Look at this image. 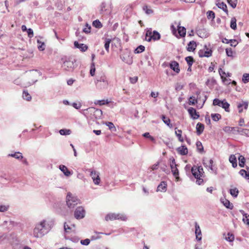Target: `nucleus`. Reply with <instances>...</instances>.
Wrapping results in <instances>:
<instances>
[{
  "label": "nucleus",
  "instance_id": "obj_1",
  "mask_svg": "<svg viewBox=\"0 0 249 249\" xmlns=\"http://www.w3.org/2000/svg\"><path fill=\"white\" fill-rule=\"evenodd\" d=\"M53 223L52 222L46 223L45 220H43L39 224H36L34 229V236L36 238H41L47 234L51 229Z\"/></svg>",
  "mask_w": 249,
  "mask_h": 249
},
{
  "label": "nucleus",
  "instance_id": "obj_2",
  "mask_svg": "<svg viewBox=\"0 0 249 249\" xmlns=\"http://www.w3.org/2000/svg\"><path fill=\"white\" fill-rule=\"evenodd\" d=\"M83 113L85 116L89 115L91 119H94L100 118L102 114V111L100 109L90 107L86 109H84Z\"/></svg>",
  "mask_w": 249,
  "mask_h": 249
},
{
  "label": "nucleus",
  "instance_id": "obj_3",
  "mask_svg": "<svg viewBox=\"0 0 249 249\" xmlns=\"http://www.w3.org/2000/svg\"><path fill=\"white\" fill-rule=\"evenodd\" d=\"M95 83L96 87L100 89L106 88L108 85L107 78L104 74H102L100 76L97 75Z\"/></svg>",
  "mask_w": 249,
  "mask_h": 249
},
{
  "label": "nucleus",
  "instance_id": "obj_4",
  "mask_svg": "<svg viewBox=\"0 0 249 249\" xmlns=\"http://www.w3.org/2000/svg\"><path fill=\"white\" fill-rule=\"evenodd\" d=\"M67 205L70 209L73 208L80 203V200L76 197L72 196L71 193H68L67 196Z\"/></svg>",
  "mask_w": 249,
  "mask_h": 249
},
{
  "label": "nucleus",
  "instance_id": "obj_5",
  "mask_svg": "<svg viewBox=\"0 0 249 249\" xmlns=\"http://www.w3.org/2000/svg\"><path fill=\"white\" fill-rule=\"evenodd\" d=\"M213 105L222 107L227 112L229 111L230 104L225 100L221 101L218 99L215 98L213 101Z\"/></svg>",
  "mask_w": 249,
  "mask_h": 249
},
{
  "label": "nucleus",
  "instance_id": "obj_6",
  "mask_svg": "<svg viewBox=\"0 0 249 249\" xmlns=\"http://www.w3.org/2000/svg\"><path fill=\"white\" fill-rule=\"evenodd\" d=\"M75 62L76 61L75 60V59L67 60L64 62L63 65V68L66 71H72L76 66L75 64Z\"/></svg>",
  "mask_w": 249,
  "mask_h": 249
},
{
  "label": "nucleus",
  "instance_id": "obj_7",
  "mask_svg": "<svg viewBox=\"0 0 249 249\" xmlns=\"http://www.w3.org/2000/svg\"><path fill=\"white\" fill-rule=\"evenodd\" d=\"M105 219L107 221L109 220H113L115 219L125 220L126 218L125 215L120 213H109L106 215Z\"/></svg>",
  "mask_w": 249,
  "mask_h": 249
},
{
  "label": "nucleus",
  "instance_id": "obj_8",
  "mask_svg": "<svg viewBox=\"0 0 249 249\" xmlns=\"http://www.w3.org/2000/svg\"><path fill=\"white\" fill-rule=\"evenodd\" d=\"M191 172L195 178L198 177V176L202 177L204 173L203 171V169L201 166L197 167L195 165L192 167Z\"/></svg>",
  "mask_w": 249,
  "mask_h": 249
},
{
  "label": "nucleus",
  "instance_id": "obj_9",
  "mask_svg": "<svg viewBox=\"0 0 249 249\" xmlns=\"http://www.w3.org/2000/svg\"><path fill=\"white\" fill-rule=\"evenodd\" d=\"M85 211L82 207H78L74 212V217L77 219L84 217Z\"/></svg>",
  "mask_w": 249,
  "mask_h": 249
},
{
  "label": "nucleus",
  "instance_id": "obj_10",
  "mask_svg": "<svg viewBox=\"0 0 249 249\" xmlns=\"http://www.w3.org/2000/svg\"><path fill=\"white\" fill-rule=\"evenodd\" d=\"M15 226V222L11 220L4 221L0 226L5 230L9 231Z\"/></svg>",
  "mask_w": 249,
  "mask_h": 249
},
{
  "label": "nucleus",
  "instance_id": "obj_11",
  "mask_svg": "<svg viewBox=\"0 0 249 249\" xmlns=\"http://www.w3.org/2000/svg\"><path fill=\"white\" fill-rule=\"evenodd\" d=\"M120 58L124 62L130 65L132 63V58L130 55V53L126 52L120 55Z\"/></svg>",
  "mask_w": 249,
  "mask_h": 249
},
{
  "label": "nucleus",
  "instance_id": "obj_12",
  "mask_svg": "<svg viewBox=\"0 0 249 249\" xmlns=\"http://www.w3.org/2000/svg\"><path fill=\"white\" fill-rule=\"evenodd\" d=\"M188 112L191 117L194 120L198 119L200 116L198 112L193 107H189L188 109Z\"/></svg>",
  "mask_w": 249,
  "mask_h": 249
},
{
  "label": "nucleus",
  "instance_id": "obj_13",
  "mask_svg": "<svg viewBox=\"0 0 249 249\" xmlns=\"http://www.w3.org/2000/svg\"><path fill=\"white\" fill-rule=\"evenodd\" d=\"M198 54L200 57H209L212 55V51L209 49L206 51L200 50L199 51Z\"/></svg>",
  "mask_w": 249,
  "mask_h": 249
},
{
  "label": "nucleus",
  "instance_id": "obj_14",
  "mask_svg": "<svg viewBox=\"0 0 249 249\" xmlns=\"http://www.w3.org/2000/svg\"><path fill=\"white\" fill-rule=\"evenodd\" d=\"M90 176L92 178L95 184L98 185L100 181L99 173H97L95 171H91L90 172Z\"/></svg>",
  "mask_w": 249,
  "mask_h": 249
},
{
  "label": "nucleus",
  "instance_id": "obj_15",
  "mask_svg": "<svg viewBox=\"0 0 249 249\" xmlns=\"http://www.w3.org/2000/svg\"><path fill=\"white\" fill-rule=\"evenodd\" d=\"M195 233L196 239L197 241H200L202 239L201 231L199 225L196 222H195Z\"/></svg>",
  "mask_w": 249,
  "mask_h": 249
},
{
  "label": "nucleus",
  "instance_id": "obj_16",
  "mask_svg": "<svg viewBox=\"0 0 249 249\" xmlns=\"http://www.w3.org/2000/svg\"><path fill=\"white\" fill-rule=\"evenodd\" d=\"M170 68L178 73L180 71L179 64L176 61H172L170 63Z\"/></svg>",
  "mask_w": 249,
  "mask_h": 249
},
{
  "label": "nucleus",
  "instance_id": "obj_17",
  "mask_svg": "<svg viewBox=\"0 0 249 249\" xmlns=\"http://www.w3.org/2000/svg\"><path fill=\"white\" fill-rule=\"evenodd\" d=\"M160 38V34L157 31H153V35L152 36L149 37L148 39H146V41L150 42L153 39L154 41L159 40Z\"/></svg>",
  "mask_w": 249,
  "mask_h": 249
},
{
  "label": "nucleus",
  "instance_id": "obj_18",
  "mask_svg": "<svg viewBox=\"0 0 249 249\" xmlns=\"http://www.w3.org/2000/svg\"><path fill=\"white\" fill-rule=\"evenodd\" d=\"M74 46L75 48L79 49L80 51L83 52H85L88 48V46L82 43H79L76 41H74Z\"/></svg>",
  "mask_w": 249,
  "mask_h": 249
},
{
  "label": "nucleus",
  "instance_id": "obj_19",
  "mask_svg": "<svg viewBox=\"0 0 249 249\" xmlns=\"http://www.w3.org/2000/svg\"><path fill=\"white\" fill-rule=\"evenodd\" d=\"M167 190V183L165 181H162L158 185L157 189V191L165 192Z\"/></svg>",
  "mask_w": 249,
  "mask_h": 249
},
{
  "label": "nucleus",
  "instance_id": "obj_20",
  "mask_svg": "<svg viewBox=\"0 0 249 249\" xmlns=\"http://www.w3.org/2000/svg\"><path fill=\"white\" fill-rule=\"evenodd\" d=\"M59 168L67 177H69L72 174L65 165H60L59 166Z\"/></svg>",
  "mask_w": 249,
  "mask_h": 249
},
{
  "label": "nucleus",
  "instance_id": "obj_21",
  "mask_svg": "<svg viewBox=\"0 0 249 249\" xmlns=\"http://www.w3.org/2000/svg\"><path fill=\"white\" fill-rule=\"evenodd\" d=\"M204 125L200 123H198L196 126V134L197 135H200L203 132Z\"/></svg>",
  "mask_w": 249,
  "mask_h": 249
},
{
  "label": "nucleus",
  "instance_id": "obj_22",
  "mask_svg": "<svg viewBox=\"0 0 249 249\" xmlns=\"http://www.w3.org/2000/svg\"><path fill=\"white\" fill-rule=\"evenodd\" d=\"M196 42L195 41H191L188 44L187 50L189 52H193L196 50Z\"/></svg>",
  "mask_w": 249,
  "mask_h": 249
},
{
  "label": "nucleus",
  "instance_id": "obj_23",
  "mask_svg": "<svg viewBox=\"0 0 249 249\" xmlns=\"http://www.w3.org/2000/svg\"><path fill=\"white\" fill-rule=\"evenodd\" d=\"M177 151L181 155H186L188 153V149L185 145H182L181 146L177 148Z\"/></svg>",
  "mask_w": 249,
  "mask_h": 249
},
{
  "label": "nucleus",
  "instance_id": "obj_24",
  "mask_svg": "<svg viewBox=\"0 0 249 249\" xmlns=\"http://www.w3.org/2000/svg\"><path fill=\"white\" fill-rule=\"evenodd\" d=\"M177 165L170 166L172 173L173 176L177 179L179 178V171L177 168Z\"/></svg>",
  "mask_w": 249,
  "mask_h": 249
},
{
  "label": "nucleus",
  "instance_id": "obj_25",
  "mask_svg": "<svg viewBox=\"0 0 249 249\" xmlns=\"http://www.w3.org/2000/svg\"><path fill=\"white\" fill-rule=\"evenodd\" d=\"M178 33L181 37H184L186 35V30L184 27L178 26Z\"/></svg>",
  "mask_w": 249,
  "mask_h": 249
},
{
  "label": "nucleus",
  "instance_id": "obj_26",
  "mask_svg": "<svg viewBox=\"0 0 249 249\" xmlns=\"http://www.w3.org/2000/svg\"><path fill=\"white\" fill-rule=\"evenodd\" d=\"M222 203L223 204V205L227 208L229 209L232 210L233 208V205L232 203H231L229 200L225 199L223 200H221Z\"/></svg>",
  "mask_w": 249,
  "mask_h": 249
},
{
  "label": "nucleus",
  "instance_id": "obj_27",
  "mask_svg": "<svg viewBox=\"0 0 249 249\" xmlns=\"http://www.w3.org/2000/svg\"><path fill=\"white\" fill-rule=\"evenodd\" d=\"M237 131L240 135H245L246 136L249 137V129H243L238 127V130H237Z\"/></svg>",
  "mask_w": 249,
  "mask_h": 249
},
{
  "label": "nucleus",
  "instance_id": "obj_28",
  "mask_svg": "<svg viewBox=\"0 0 249 249\" xmlns=\"http://www.w3.org/2000/svg\"><path fill=\"white\" fill-rule=\"evenodd\" d=\"M248 103L246 102H242V103H238L237 105V107L239 109V112H241L243 110L242 107H244L245 109L248 108Z\"/></svg>",
  "mask_w": 249,
  "mask_h": 249
},
{
  "label": "nucleus",
  "instance_id": "obj_29",
  "mask_svg": "<svg viewBox=\"0 0 249 249\" xmlns=\"http://www.w3.org/2000/svg\"><path fill=\"white\" fill-rule=\"evenodd\" d=\"M229 161L232 163V166L233 167L235 168L237 167V160L236 157L235 156V155H231L229 158Z\"/></svg>",
  "mask_w": 249,
  "mask_h": 249
},
{
  "label": "nucleus",
  "instance_id": "obj_30",
  "mask_svg": "<svg viewBox=\"0 0 249 249\" xmlns=\"http://www.w3.org/2000/svg\"><path fill=\"white\" fill-rule=\"evenodd\" d=\"M216 5L219 8L222 9L228 15V11L227 9V6L224 2H219L217 3Z\"/></svg>",
  "mask_w": 249,
  "mask_h": 249
},
{
  "label": "nucleus",
  "instance_id": "obj_31",
  "mask_svg": "<svg viewBox=\"0 0 249 249\" xmlns=\"http://www.w3.org/2000/svg\"><path fill=\"white\" fill-rule=\"evenodd\" d=\"M8 156L14 157L18 160L22 159L23 158L22 153L19 152H15L14 154H9Z\"/></svg>",
  "mask_w": 249,
  "mask_h": 249
},
{
  "label": "nucleus",
  "instance_id": "obj_32",
  "mask_svg": "<svg viewBox=\"0 0 249 249\" xmlns=\"http://www.w3.org/2000/svg\"><path fill=\"white\" fill-rule=\"evenodd\" d=\"M105 124L108 127L109 129L112 132L116 131V128L112 122H107L105 123Z\"/></svg>",
  "mask_w": 249,
  "mask_h": 249
},
{
  "label": "nucleus",
  "instance_id": "obj_33",
  "mask_svg": "<svg viewBox=\"0 0 249 249\" xmlns=\"http://www.w3.org/2000/svg\"><path fill=\"white\" fill-rule=\"evenodd\" d=\"M218 72L223 83H225L226 81H229L228 79L224 76V75L226 74V72L222 70V68H220L219 69Z\"/></svg>",
  "mask_w": 249,
  "mask_h": 249
},
{
  "label": "nucleus",
  "instance_id": "obj_34",
  "mask_svg": "<svg viewBox=\"0 0 249 249\" xmlns=\"http://www.w3.org/2000/svg\"><path fill=\"white\" fill-rule=\"evenodd\" d=\"M239 160V165L241 167H244L245 164V159L244 156L242 155H239L238 157Z\"/></svg>",
  "mask_w": 249,
  "mask_h": 249
},
{
  "label": "nucleus",
  "instance_id": "obj_35",
  "mask_svg": "<svg viewBox=\"0 0 249 249\" xmlns=\"http://www.w3.org/2000/svg\"><path fill=\"white\" fill-rule=\"evenodd\" d=\"M110 103L107 99V100H97L94 102V104L95 105H99L100 106L107 105Z\"/></svg>",
  "mask_w": 249,
  "mask_h": 249
},
{
  "label": "nucleus",
  "instance_id": "obj_36",
  "mask_svg": "<svg viewBox=\"0 0 249 249\" xmlns=\"http://www.w3.org/2000/svg\"><path fill=\"white\" fill-rule=\"evenodd\" d=\"M22 97L24 100H26L28 101H30L32 99L31 95L26 90H24L23 91Z\"/></svg>",
  "mask_w": 249,
  "mask_h": 249
},
{
  "label": "nucleus",
  "instance_id": "obj_37",
  "mask_svg": "<svg viewBox=\"0 0 249 249\" xmlns=\"http://www.w3.org/2000/svg\"><path fill=\"white\" fill-rule=\"evenodd\" d=\"M111 41V39L106 38L105 39V45L104 47L107 52H109V45Z\"/></svg>",
  "mask_w": 249,
  "mask_h": 249
},
{
  "label": "nucleus",
  "instance_id": "obj_38",
  "mask_svg": "<svg viewBox=\"0 0 249 249\" xmlns=\"http://www.w3.org/2000/svg\"><path fill=\"white\" fill-rule=\"evenodd\" d=\"M230 194L234 197H236L239 194V191L236 188L231 189L230 190Z\"/></svg>",
  "mask_w": 249,
  "mask_h": 249
},
{
  "label": "nucleus",
  "instance_id": "obj_39",
  "mask_svg": "<svg viewBox=\"0 0 249 249\" xmlns=\"http://www.w3.org/2000/svg\"><path fill=\"white\" fill-rule=\"evenodd\" d=\"M186 61L187 62L188 66L191 67L193 63L194 62V59L193 57L191 56H187L185 58Z\"/></svg>",
  "mask_w": 249,
  "mask_h": 249
},
{
  "label": "nucleus",
  "instance_id": "obj_40",
  "mask_svg": "<svg viewBox=\"0 0 249 249\" xmlns=\"http://www.w3.org/2000/svg\"><path fill=\"white\" fill-rule=\"evenodd\" d=\"M196 146L197 149V151L199 153H202L204 152V148L202 145V144L201 142L197 141L196 142Z\"/></svg>",
  "mask_w": 249,
  "mask_h": 249
},
{
  "label": "nucleus",
  "instance_id": "obj_41",
  "mask_svg": "<svg viewBox=\"0 0 249 249\" xmlns=\"http://www.w3.org/2000/svg\"><path fill=\"white\" fill-rule=\"evenodd\" d=\"M163 122L170 127H172V125L170 124V120L166 117L165 115H162L161 117Z\"/></svg>",
  "mask_w": 249,
  "mask_h": 249
},
{
  "label": "nucleus",
  "instance_id": "obj_42",
  "mask_svg": "<svg viewBox=\"0 0 249 249\" xmlns=\"http://www.w3.org/2000/svg\"><path fill=\"white\" fill-rule=\"evenodd\" d=\"M230 27L233 30H235L236 29V19L235 17L231 18L230 23Z\"/></svg>",
  "mask_w": 249,
  "mask_h": 249
},
{
  "label": "nucleus",
  "instance_id": "obj_43",
  "mask_svg": "<svg viewBox=\"0 0 249 249\" xmlns=\"http://www.w3.org/2000/svg\"><path fill=\"white\" fill-rule=\"evenodd\" d=\"M95 234L91 236L90 239L91 240H95L99 239L101 238V236L99 235V234H104L103 232H97L95 231Z\"/></svg>",
  "mask_w": 249,
  "mask_h": 249
},
{
  "label": "nucleus",
  "instance_id": "obj_44",
  "mask_svg": "<svg viewBox=\"0 0 249 249\" xmlns=\"http://www.w3.org/2000/svg\"><path fill=\"white\" fill-rule=\"evenodd\" d=\"M211 117L213 121H218L221 118V116L218 113H213L211 114Z\"/></svg>",
  "mask_w": 249,
  "mask_h": 249
},
{
  "label": "nucleus",
  "instance_id": "obj_45",
  "mask_svg": "<svg viewBox=\"0 0 249 249\" xmlns=\"http://www.w3.org/2000/svg\"><path fill=\"white\" fill-rule=\"evenodd\" d=\"M225 239L230 242H233L234 239V236L232 233L228 232L227 236L225 237Z\"/></svg>",
  "mask_w": 249,
  "mask_h": 249
},
{
  "label": "nucleus",
  "instance_id": "obj_46",
  "mask_svg": "<svg viewBox=\"0 0 249 249\" xmlns=\"http://www.w3.org/2000/svg\"><path fill=\"white\" fill-rule=\"evenodd\" d=\"M92 25L94 27H95V28H97L98 29H100V28H102V23L98 19H96V20L93 21L92 22Z\"/></svg>",
  "mask_w": 249,
  "mask_h": 249
},
{
  "label": "nucleus",
  "instance_id": "obj_47",
  "mask_svg": "<svg viewBox=\"0 0 249 249\" xmlns=\"http://www.w3.org/2000/svg\"><path fill=\"white\" fill-rule=\"evenodd\" d=\"M145 50V47L143 45L139 46L135 50L134 53H139L143 52Z\"/></svg>",
  "mask_w": 249,
  "mask_h": 249
},
{
  "label": "nucleus",
  "instance_id": "obj_48",
  "mask_svg": "<svg viewBox=\"0 0 249 249\" xmlns=\"http://www.w3.org/2000/svg\"><path fill=\"white\" fill-rule=\"evenodd\" d=\"M195 96H192L189 99V104L190 105H195L197 103V99Z\"/></svg>",
  "mask_w": 249,
  "mask_h": 249
},
{
  "label": "nucleus",
  "instance_id": "obj_49",
  "mask_svg": "<svg viewBox=\"0 0 249 249\" xmlns=\"http://www.w3.org/2000/svg\"><path fill=\"white\" fill-rule=\"evenodd\" d=\"M71 131L70 129H62L59 130V133L61 135H70Z\"/></svg>",
  "mask_w": 249,
  "mask_h": 249
},
{
  "label": "nucleus",
  "instance_id": "obj_50",
  "mask_svg": "<svg viewBox=\"0 0 249 249\" xmlns=\"http://www.w3.org/2000/svg\"><path fill=\"white\" fill-rule=\"evenodd\" d=\"M227 2L232 8H235L236 7L237 0H227Z\"/></svg>",
  "mask_w": 249,
  "mask_h": 249
},
{
  "label": "nucleus",
  "instance_id": "obj_51",
  "mask_svg": "<svg viewBox=\"0 0 249 249\" xmlns=\"http://www.w3.org/2000/svg\"><path fill=\"white\" fill-rule=\"evenodd\" d=\"M37 43L38 44V49L40 51H43L45 50V45L44 42H42L39 40H37Z\"/></svg>",
  "mask_w": 249,
  "mask_h": 249
},
{
  "label": "nucleus",
  "instance_id": "obj_52",
  "mask_svg": "<svg viewBox=\"0 0 249 249\" xmlns=\"http://www.w3.org/2000/svg\"><path fill=\"white\" fill-rule=\"evenodd\" d=\"M96 69L95 66V63L94 62H92L90 66V74L91 76H93L95 75Z\"/></svg>",
  "mask_w": 249,
  "mask_h": 249
},
{
  "label": "nucleus",
  "instance_id": "obj_53",
  "mask_svg": "<svg viewBox=\"0 0 249 249\" xmlns=\"http://www.w3.org/2000/svg\"><path fill=\"white\" fill-rule=\"evenodd\" d=\"M142 136L145 138H149L151 141H152L153 142L155 143L156 141H155V138L151 136L150 135L149 133L145 132L142 134Z\"/></svg>",
  "mask_w": 249,
  "mask_h": 249
},
{
  "label": "nucleus",
  "instance_id": "obj_54",
  "mask_svg": "<svg viewBox=\"0 0 249 249\" xmlns=\"http://www.w3.org/2000/svg\"><path fill=\"white\" fill-rule=\"evenodd\" d=\"M207 18L209 19H213L215 18V13L212 11H209L207 12Z\"/></svg>",
  "mask_w": 249,
  "mask_h": 249
},
{
  "label": "nucleus",
  "instance_id": "obj_55",
  "mask_svg": "<svg viewBox=\"0 0 249 249\" xmlns=\"http://www.w3.org/2000/svg\"><path fill=\"white\" fill-rule=\"evenodd\" d=\"M233 129L238 130V127H237L225 126L223 128V130L226 132H231L233 130Z\"/></svg>",
  "mask_w": 249,
  "mask_h": 249
},
{
  "label": "nucleus",
  "instance_id": "obj_56",
  "mask_svg": "<svg viewBox=\"0 0 249 249\" xmlns=\"http://www.w3.org/2000/svg\"><path fill=\"white\" fill-rule=\"evenodd\" d=\"M153 35V31L151 28L147 29L145 33V40L148 39Z\"/></svg>",
  "mask_w": 249,
  "mask_h": 249
},
{
  "label": "nucleus",
  "instance_id": "obj_57",
  "mask_svg": "<svg viewBox=\"0 0 249 249\" xmlns=\"http://www.w3.org/2000/svg\"><path fill=\"white\" fill-rule=\"evenodd\" d=\"M176 135L178 137V140L180 142H183V139L181 136L182 131L181 130H178L175 131Z\"/></svg>",
  "mask_w": 249,
  "mask_h": 249
},
{
  "label": "nucleus",
  "instance_id": "obj_58",
  "mask_svg": "<svg viewBox=\"0 0 249 249\" xmlns=\"http://www.w3.org/2000/svg\"><path fill=\"white\" fill-rule=\"evenodd\" d=\"M242 81L244 83H247L249 82V74L244 73L242 77Z\"/></svg>",
  "mask_w": 249,
  "mask_h": 249
},
{
  "label": "nucleus",
  "instance_id": "obj_59",
  "mask_svg": "<svg viewBox=\"0 0 249 249\" xmlns=\"http://www.w3.org/2000/svg\"><path fill=\"white\" fill-rule=\"evenodd\" d=\"M91 26L89 24L86 23L85 27L83 29V31L86 33L89 34L90 32Z\"/></svg>",
  "mask_w": 249,
  "mask_h": 249
},
{
  "label": "nucleus",
  "instance_id": "obj_60",
  "mask_svg": "<svg viewBox=\"0 0 249 249\" xmlns=\"http://www.w3.org/2000/svg\"><path fill=\"white\" fill-rule=\"evenodd\" d=\"M243 221L244 223H246L249 226V215H248L247 213H244Z\"/></svg>",
  "mask_w": 249,
  "mask_h": 249
},
{
  "label": "nucleus",
  "instance_id": "obj_61",
  "mask_svg": "<svg viewBox=\"0 0 249 249\" xmlns=\"http://www.w3.org/2000/svg\"><path fill=\"white\" fill-rule=\"evenodd\" d=\"M226 53L228 56L233 57V51L231 48L226 49Z\"/></svg>",
  "mask_w": 249,
  "mask_h": 249
},
{
  "label": "nucleus",
  "instance_id": "obj_62",
  "mask_svg": "<svg viewBox=\"0 0 249 249\" xmlns=\"http://www.w3.org/2000/svg\"><path fill=\"white\" fill-rule=\"evenodd\" d=\"M222 42L224 43L228 44L229 43H236V40L235 39H228L226 38H223L222 39Z\"/></svg>",
  "mask_w": 249,
  "mask_h": 249
},
{
  "label": "nucleus",
  "instance_id": "obj_63",
  "mask_svg": "<svg viewBox=\"0 0 249 249\" xmlns=\"http://www.w3.org/2000/svg\"><path fill=\"white\" fill-rule=\"evenodd\" d=\"M143 10L147 14H150L153 13V10L151 9H149L147 6H143Z\"/></svg>",
  "mask_w": 249,
  "mask_h": 249
},
{
  "label": "nucleus",
  "instance_id": "obj_64",
  "mask_svg": "<svg viewBox=\"0 0 249 249\" xmlns=\"http://www.w3.org/2000/svg\"><path fill=\"white\" fill-rule=\"evenodd\" d=\"M80 243L83 245L88 246L90 243V240L89 239L81 240Z\"/></svg>",
  "mask_w": 249,
  "mask_h": 249
}]
</instances>
